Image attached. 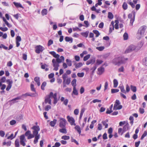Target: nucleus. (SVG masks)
I'll return each instance as SVG.
<instances>
[{
  "instance_id": "62",
  "label": "nucleus",
  "mask_w": 147,
  "mask_h": 147,
  "mask_svg": "<svg viewBox=\"0 0 147 147\" xmlns=\"http://www.w3.org/2000/svg\"><path fill=\"white\" fill-rule=\"evenodd\" d=\"M0 29L3 31L5 32L7 31L8 30V28L7 27L3 28L1 27H0Z\"/></svg>"
},
{
  "instance_id": "19",
  "label": "nucleus",
  "mask_w": 147,
  "mask_h": 147,
  "mask_svg": "<svg viewBox=\"0 0 147 147\" xmlns=\"http://www.w3.org/2000/svg\"><path fill=\"white\" fill-rule=\"evenodd\" d=\"M57 122V120L56 119H54L53 121L50 122V125L52 127H54L56 124Z\"/></svg>"
},
{
  "instance_id": "51",
  "label": "nucleus",
  "mask_w": 147,
  "mask_h": 147,
  "mask_svg": "<svg viewBox=\"0 0 147 147\" xmlns=\"http://www.w3.org/2000/svg\"><path fill=\"white\" fill-rule=\"evenodd\" d=\"M61 138L64 140H68L69 139V137L68 136H62Z\"/></svg>"
},
{
  "instance_id": "48",
  "label": "nucleus",
  "mask_w": 147,
  "mask_h": 147,
  "mask_svg": "<svg viewBox=\"0 0 147 147\" xmlns=\"http://www.w3.org/2000/svg\"><path fill=\"white\" fill-rule=\"evenodd\" d=\"M16 121L14 120H12L11 121L9 122L10 124L11 125H15L16 123Z\"/></svg>"
},
{
  "instance_id": "13",
  "label": "nucleus",
  "mask_w": 147,
  "mask_h": 147,
  "mask_svg": "<svg viewBox=\"0 0 147 147\" xmlns=\"http://www.w3.org/2000/svg\"><path fill=\"white\" fill-rule=\"evenodd\" d=\"M104 68L101 67L98 69L97 74L99 75H101L104 72Z\"/></svg>"
},
{
  "instance_id": "50",
  "label": "nucleus",
  "mask_w": 147,
  "mask_h": 147,
  "mask_svg": "<svg viewBox=\"0 0 147 147\" xmlns=\"http://www.w3.org/2000/svg\"><path fill=\"white\" fill-rule=\"evenodd\" d=\"M67 77V76L66 74H64L62 75V78L63 79V81H65L66 78Z\"/></svg>"
},
{
  "instance_id": "28",
  "label": "nucleus",
  "mask_w": 147,
  "mask_h": 147,
  "mask_svg": "<svg viewBox=\"0 0 147 147\" xmlns=\"http://www.w3.org/2000/svg\"><path fill=\"white\" fill-rule=\"evenodd\" d=\"M20 98H21L20 97H18L12 99L10 101L11 102H12L13 103L17 102H18L17 100L20 99Z\"/></svg>"
},
{
  "instance_id": "61",
  "label": "nucleus",
  "mask_w": 147,
  "mask_h": 147,
  "mask_svg": "<svg viewBox=\"0 0 147 147\" xmlns=\"http://www.w3.org/2000/svg\"><path fill=\"white\" fill-rule=\"evenodd\" d=\"M5 133L4 131L2 130L0 131V136L1 137H3L5 135Z\"/></svg>"
},
{
  "instance_id": "16",
  "label": "nucleus",
  "mask_w": 147,
  "mask_h": 147,
  "mask_svg": "<svg viewBox=\"0 0 147 147\" xmlns=\"http://www.w3.org/2000/svg\"><path fill=\"white\" fill-rule=\"evenodd\" d=\"M108 122V120L107 119H106L105 121H102V123L103 125L105 126V128H107L108 127V124L107 123Z\"/></svg>"
},
{
  "instance_id": "30",
  "label": "nucleus",
  "mask_w": 147,
  "mask_h": 147,
  "mask_svg": "<svg viewBox=\"0 0 147 147\" xmlns=\"http://www.w3.org/2000/svg\"><path fill=\"white\" fill-rule=\"evenodd\" d=\"M47 13V10L46 9H42L41 11V13L42 16L46 15Z\"/></svg>"
},
{
  "instance_id": "57",
  "label": "nucleus",
  "mask_w": 147,
  "mask_h": 147,
  "mask_svg": "<svg viewBox=\"0 0 147 147\" xmlns=\"http://www.w3.org/2000/svg\"><path fill=\"white\" fill-rule=\"evenodd\" d=\"M84 111L83 109H82L81 110L80 117H79V120H81V119L82 117V115H83V114L84 113Z\"/></svg>"
},
{
  "instance_id": "5",
  "label": "nucleus",
  "mask_w": 147,
  "mask_h": 147,
  "mask_svg": "<svg viewBox=\"0 0 147 147\" xmlns=\"http://www.w3.org/2000/svg\"><path fill=\"white\" fill-rule=\"evenodd\" d=\"M121 103L119 100H116L114 105L113 109L114 110H120L122 108V106L120 105Z\"/></svg>"
},
{
  "instance_id": "42",
  "label": "nucleus",
  "mask_w": 147,
  "mask_h": 147,
  "mask_svg": "<svg viewBox=\"0 0 147 147\" xmlns=\"http://www.w3.org/2000/svg\"><path fill=\"white\" fill-rule=\"evenodd\" d=\"M122 7L124 10H126L127 8V5L126 2H124L122 5Z\"/></svg>"
},
{
  "instance_id": "35",
  "label": "nucleus",
  "mask_w": 147,
  "mask_h": 147,
  "mask_svg": "<svg viewBox=\"0 0 147 147\" xmlns=\"http://www.w3.org/2000/svg\"><path fill=\"white\" fill-rule=\"evenodd\" d=\"M6 80L5 78L4 77H3L0 80V87L2 85V83H4L5 82Z\"/></svg>"
},
{
  "instance_id": "15",
  "label": "nucleus",
  "mask_w": 147,
  "mask_h": 147,
  "mask_svg": "<svg viewBox=\"0 0 147 147\" xmlns=\"http://www.w3.org/2000/svg\"><path fill=\"white\" fill-rule=\"evenodd\" d=\"M57 94L56 93H55L54 94H53V95L52 96V98H53L54 99L53 104L54 105L56 104L57 102Z\"/></svg>"
},
{
  "instance_id": "18",
  "label": "nucleus",
  "mask_w": 147,
  "mask_h": 147,
  "mask_svg": "<svg viewBox=\"0 0 147 147\" xmlns=\"http://www.w3.org/2000/svg\"><path fill=\"white\" fill-rule=\"evenodd\" d=\"M13 4H14L15 6L17 8L20 7L22 8H24L23 6L20 3L16 2H13Z\"/></svg>"
},
{
  "instance_id": "27",
  "label": "nucleus",
  "mask_w": 147,
  "mask_h": 147,
  "mask_svg": "<svg viewBox=\"0 0 147 147\" xmlns=\"http://www.w3.org/2000/svg\"><path fill=\"white\" fill-rule=\"evenodd\" d=\"M88 33L89 31H87L85 32L81 33V34L83 36L85 37V38H87L88 36Z\"/></svg>"
},
{
  "instance_id": "37",
  "label": "nucleus",
  "mask_w": 147,
  "mask_h": 147,
  "mask_svg": "<svg viewBox=\"0 0 147 147\" xmlns=\"http://www.w3.org/2000/svg\"><path fill=\"white\" fill-rule=\"evenodd\" d=\"M11 142L10 141L8 142H4L3 143V145H6L7 146H10L11 145Z\"/></svg>"
},
{
  "instance_id": "43",
  "label": "nucleus",
  "mask_w": 147,
  "mask_h": 147,
  "mask_svg": "<svg viewBox=\"0 0 147 147\" xmlns=\"http://www.w3.org/2000/svg\"><path fill=\"white\" fill-rule=\"evenodd\" d=\"M30 88L32 91L34 92H36V90L34 88V85L32 83H31L30 84Z\"/></svg>"
},
{
  "instance_id": "11",
  "label": "nucleus",
  "mask_w": 147,
  "mask_h": 147,
  "mask_svg": "<svg viewBox=\"0 0 147 147\" xmlns=\"http://www.w3.org/2000/svg\"><path fill=\"white\" fill-rule=\"evenodd\" d=\"M60 56L59 55L57 57H56V61L59 63L63 62L64 60V57L63 56H61L59 58Z\"/></svg>"
},
{
  "instance_id": "26",
  "label": "nucleus",
  "mask_w": 147,
  "mask_h": 147,
  "mask_svg": "<svg viewBox=\"0 0 147 147\" xmlns=\"http://www.w3.org/2000/svg\"><path fill=\"white\" fill-rule=\"evenodd\" d=\"M15 147H19L20 143L19 139H17L15 142Z\"/></svg>"
},
{
  "instance_id": "46",
  "label": "nucleus",
  "mask_w": 147,
  "mask_h": 147,
  "mask_svg": "<svg viewBox=\"0 0 147 147\" xmlns=\"http://www.w3.org/2000/svg\"><path fill=\"white\" fill-rule=\"evenodd\" d=\"M47 83L46 82H44L42 84L41 86V89L42 90H45V87L46 86Z\"/></svg>"
},
{
  "instance_id": "59",
  "label": "nucleus",
  "mask_w": 147,
  "mask_h": 147,
  "mask_svg": "<svg viewBox=\"0 0 147 147\" xmlns=\"http://www.w3.org/2000/svg\"><path fill=\"white\" fill-rule=\"evenodd\" d=\"M77 76L80 77H83L84 76V72L78 73L77 74Z\"/></svg>"
},
{
  "instance_id": "22",
  "label": "nucleus",
  "mask_w": 147,
  "mask_h": 147,
  "mask_svg": "<svg viewBox=\"0 0 147 147\" xmlns=\"http://www.w3.org/2000/svg\"><path fill=\"white\" fill-rule=\"evenodd\" d=\"M128 124H127L125 125L123 127V132L121 133V135H123V133H124L126 130L128 128Z\"/></svg>"
},
{
  "instance_id": "44",
  "label": "nucleus",
  "mask_w": 147,
  "mask_h": 147,
  "mask_svg": "<svg viewBox=\"0 0 147 147\" xmlns=\"http://www.w3.org/2000/svg\"><path fill=\"white\" fill-rule=\"evenodd\" d=\"M108 17L109 19H112L113 18V15L111 12H109L108 13Z\"/></svg>"
},
{
  "instance_id": "7",
  "label": "nucleus",
  "mask_w": 147,
  "mask_h": 147,
  "mask_svg": "<svg viewBox=\"0 0 147 147\" xmlns=\"http://www.w3.org/2000/svg\"><path fill=\"white\" fill-rule=\"evenodd\" d=\"M67 122L66 120L64 118H59V126L61 128H65Z\"/></svg>"
},
{
  "instance_id": "52",
  "label": "nucleus",
  "mask_w": 147,
  "mask_h": 147,
  "mask_svg": "<svg viewBox=\"0 0 147 147\" xmlns=\"http://www.w3.org/2000/svg\"><path fill=\"white\" fill-rule=\"evenodd\" d=\"M129 120L130 121V123L132 125L134 122V119L132 116H130L129 118Z\"/></svg>"
},
{
  "instance_id": "14",
  "label": "nucleus",
  "mask_w": 147,
  "mask_h": 147,
  "mask_svg": "<svg viewBox=\"0 0 147 147\" xmlns=\"http://www.w3.org/2000/svg\"><path fill=\"white\" fill-rule=\"evenodd\" d=\"M34 81L36 82L37 85L39 86L40 85V79L38 77H36L34 78Z\"/></svg>"
},
{
  "instance_id": "29",
  "label": "nucleus",
  "mask_w": 147,
  "mask_h": 147,
  "mask_svg": "<svg viewBox=\"0 0 147 147\" xmlns=\"http://www.w3.org/2000/svg\"><path fill=\"white\" fill-rule=\"evenodd\" d=\"M49 53L55 58L57 57V56H58L59 55L58 54H56V53L54 51L50 52Z\"/></svg>"
},
{
  "instance_id": "36",
  "label": "nucleus",
  "mask_w": 147,
  "mask_h": 147,
  "mask_svg": "<svg viewBox=\"0 0 147 147\" xmlns=\"http://www.w3.org/2000/svg\"><path fill=\"white\" fill-rule=\"evenodd\" d=\"M76 79H74L71 82V83L72 86L74 87H76Z\"/></svg>"
},
{
  "instance_id": "23",
  "label": "nucleus",
  "mask_w": 147,
  "mask_h": 147,
  "mask_svg": "<svg viewBox=\"0 0 147 147\" xmlns=\"http://www.w3.org/2000/svg\"><path fill=\"white\" fill-rule=\"evenodd\" d=\"M73 94H74L76 95H77L78 94V92L76 90V87H73V91L72 93V95H73Z\"/></svg>"
},
{
  "instance_id": "54",
  "label": "nucleus",
  "mask_w": 147,
  "mask_h": 147,
  "mask_svg": "<svg viewBox=\"0 0 147 147\" xmlns=\"http://www.w3.org/2000/svg\"><path fill=\"white\" fill-rule=\"evenodd\" d=\"M114 30V26H111L110 25L109 27V33H111L112 31Z\"/></svg>"
},
{
  "instance_id": "20",
  "label": "nucleus",
  "mask_w": 147,
  "mask_h": 147,
  "mask_svg": "<svg viewBox=\"0 0 147 147\" xmlns=\"http://www.w3.org/2000/svg\"><path fill=\"white\" fill-rule=\"evenodd\" d=\"M95 59H92L87 61L86 63V64L88 65L91 63L93 64L94 63H95Z\"/></svg>"
},
{
  "instance_id": "64",
  "label": "nucleus",
  "mask_w": 147,
  "mask_h": 147,
  "mask_svg": "<svg viewBox=\"0 0 147 147\" xmlns=\"http://www.w3.org/2000/svg\"><path fill=\"white\" fill-rule=\"evenodd\" d=\"M102 129V124L101 123H99L98 125V129L99 130H101Z\"/></svg>"
},
{
  "instance_id": "34",
  "label": "nucleus",
  "mask_w": 147,
  "mask_h": 147,
  "mask_svg": "<svg viewBox=\"0 0 147 147\" xmlns=\"http://www.w3.org/2000/svg\"><path fill=\"white\" fill-rule=\"evenodd\" d=\"M113 84H114V88H116L118 85V82L117 80L115 79L113 80Z\"/></svg>"
},
{
  "instance_id": "53",
  "label": "nucleus",
  "mask_w": 147,
  "mask_h": 147,
  "mask_svg": "<svg viewBox=\"0 0 147 147\" xmlns=\"http://www.w3.org/2000/svg\"><path fill=\"white\" fill-rule=\"evenodd\" d=\"M119 91L118 89H112L111 90V92L112 93H114L117 92Z\"/></svg>"
},
{
  "instance_id": "8",
  "label": "nucleus",
  "mask_w": 147,
  "mask_h": 147,
  "mask_svg": "<svg viewBox=\"0 0 147 147\" xmlns=\"http://www.w3.org/2000/svg\"><path fill=\"white\" fill-rule=\"evenodd\" d=\"M35 49V52L38 54L40 53V52H42L45 49V48L40 45L36 46Z\"/></svg>"
},
{
  "instance_id": "2",
  "label": "nucleus",
  "mask_w": 147,
  "mask_h": 147,
  "mask_svg": "<svg viewBox=\"0 0 147 147\" xmlns=\"http://www.w3.org/2000/svg\"><path fill=\"white\" fill-rule=\"evenodd\" d=\"M146 28V26H143L139 28L137 34V37L138 39H140L144 36Z\"/></svg>"
},
{
  "instance_id": "9",
  "label": "nucleus",
  "mask_w": 147,
  "mask_h": 147,
  "mask_svg": "<svg viewBox=\"0 0 147 147\" xmlns=\"http://www.w3.org/2000/svg\"><path fill=\"white\" fill-rule=\"evenodd\" d=\"M52 62L53 63V66L54 67L53 70L57 71L58 70V67L59 66V63L56 61V60L55 59H53L52 60Z\"/></svg>"
},
{
  "instance_id": "39",
  "label": "nucleus",
  "mask_w": 147,
  "mask_h": 147,
  "mask_svg": "<svg viewBox=\"0 0 147 147\" xmlns=\"http://www.w3.org/2000/svg\"><path fill=\"white\" fill-rule=\"evenodd\" d=\"M121 92H122L126 94V92L125 90L124 87L123 86H122L119 87Z\"/></svg>"
},
{
  "instance_id": "31",
  "label": "nucleus",
  "mask_w": 147,
  "mask_h": 147,
  "mask_svg": "<svg viewBox=\"0 0 147 147\" xmlns=\"http://www.w3.org/2000/svg\"><path fill=\"white\" fill-rule=\"evenodd\" d=\"M75 129L80 134L81 133V130L80 127L78 125H76L75 127Z\"/></svg>"
},
{
  "instance_id": "25",
  "label": "nucleus",
  "mask_w": 147,
  "mask_h": 147,
  "mask_svg": "<svg viewBox=\"0 0 147 147\" xmlns=\"http://www.w3.org/2000/svg\"><path fill=\"white\" fill-rule=\"evenodd\" d=\"M74 65H75L76 68L78 69L82 67L83 65V64L81 62H80L77 64H75Z\"/></svg>"
},
{
  "instance_id": "38",
  "label": "nucleus",
  "mask_w": 147,
  "mask_h": 147,
  "mask_svg": "<svg viewBox=\"0 0 147 147\" xmlns=\"http://www.w3.org/2000/svg\"><path fill=\"white\" fill-rule=\"evenodd\" d=\"M123 39L124 40H127L128 38V34L126 32H125L123 35Z\"/></svg>"
},
{
  "instance_id": "45",
  "label": "nucleus",
  "mask_w": 147,
  "mask_h": 147,
  "mask_svg": "<svg viewBox=\"0 0 147 147\" xmlns=\"http://www.w3.org/2000/svg\"><path fill=\"white\" fill-rule=\"evenodd\" d=\"M135 18H131L130 20L129 26H132L133 23L135 20Z\"/></svg>"
},
{
  "instance_id": "49",
  "label": "nucleus",
  "mask_w": 147,
  "mask_h": 147,
  "mask_svg": "<svg viewBox=\"0 0 147 147\" xmlns=\"http://www.w3.org/2000/svg\"><path fill=\"white\" fill-rule=\"evenodd\" d=\"M104 49L105 47L103 46L97 47H96V49L100 51H102Z\"/></svg>"
},
{
  "instance_id": "12",
  "label": "nucleus",
  "mask_w": 147,
  "mask_h": 147,
  "mask_svg": "<svg viewBox=\"0 0 147 147\" xmlns=\"http://www.w3.org/2000/svg\"><path fill=\"white\" fill-rule=\"evenodd\" d=\"M7 82L8 83V85L6 88V90L7 91H8L10 89L12 86L13 81L12 80L10 81L9 80H7Z\"/></svg>"
},
{
  "instance_id": "40",
  "label": "nucleus",
  "mask_w": 147,
  "mask_h": 147,
  "mask_svg": "<svg viewBox=\"0 0 147 147\" xmlns=\"http://www.w3.org/2000/svg\"><path fill=\"white\" fill-rule=\"evenodd\" d=\"M66 62L69 66H71L72 65L71 61L68 59H66Z\"/></svg>"
},
{
  "instance_id": "1",
  "label": "nucleus",
  "mask_w": 147,
  "mask_h": 147,
  "mask_svg": "<svg viewBox=\"0 0 147 147\" xmlns=\"http://www.w3.org/2000/svg\"><path fill=\"white\" fill-rule=\"evenodd\" d=\"M32 129L34 130L33 131V134L31 133V131L28 130L25 133V136H28V139H29L35 137L34 142L36 144L38 142V139L40 138V136L38 134V131L40 130L39 126L35 125L32 127Z\"/></svg>"
},
{
  "instance_id": "4",
  "label": "nucleus",
  "mask_w": 147,
  "mask_h": 147,
  "mask_svg": "<svg viewBox=\"0 0 147 147\" xmlns=\"http://www.w3.org/2000/svg\"><path fill=\"white\" fill-rule=\"evenodd\" d=\"M53 95V92H51L49 94L47 95L45 97V102H43L42 104L43 105L45 103V104L48 103L50 105H51L52 101L51 98H52V96Z\"/></svg>"
},
{
  "instance_id": "21",
  "label": "nucleus",
  "mask_w": 147,
  "mask_h": 147,
  "mask_svg": "<svg viewBox=\"0 0 147 147\" xmlns=\"http://www.w3.org/2000/svg\"><path fill=\"white\" fill-rule=\"evenodd\" d=\"M22 141L26 142V139L25 138V135L24 134L20 136V142Z\"/></svg>"
},
{
  "instance_id": "32",
  "label": "nucleus",
  "mask_w": 147,
  "mask_h": 147,
  "mask_svg": "<svg viewBox=\"0 0 147 147\" xmlns=\"http://www.w3.org/2000/svg\"><path fill=\"white\" fill-rule=\"evenodd\" d=\"M47 67V65L45 64L42 65L41 66V68L43 69H45L46 71H47L49 70V69Z\"/></svg>"
},
{
  "instance_id": "33",
  "label": "nucleus",
  "mask_w": 147,
  "mask_h": 147,
  "mask_svg": "<svg viewBox=\"0 0 147 147\" xmlns=\"http://www.w3.org/2000/svg\"><path fill=\"white\" fill-rule=\"evenodd\" d=\"M93 33L95 34L96 35V37H98L99 35H100V33L99 32V31L96 30H94L93 31Z\"/></svg>"
},
{
  "instance_id": "55",
  "label": "nucleus",
  "mask_w": 147,
  "mask_h": 147,
  "mask_svg": "<svg viewBox=\"0 0 147 147\" xmlns=\"http://www.w3.org/2000/svg\"><path fill=\"white\" fill-rule=\"evenodd\" d=\"M51 108V106L50 105H47L45 107V110L48 111Z\"/></svg>"
},
{
  "instance_id": "24",
  "label": "nucleus",
  "mask_w": 147,
  "mask_h": 147,
  "mask_svg": "<svg viewBox=\"0 0 147 147\" xmlns=\"http://www.w3.org/2000/svg\"><path fill=\"white\" fill-rule=\"evenodd\" d=\"M61 129H59V131L61 133L66 134L67 133L66 127L65 128H61Z\"/></svg>"
},
{
  "instance_id": "60",
  "label": "nucleus",
  "mask_w": 147,
  "mask_h": 147,
  "mask_svg": "<svg viewBox=\"0 0 147 147\" xmlns=\"http://www.w3.org/2000/svg\"><path fill=\"white\" fill-rule=\"evenodd\" d=\"M103 62V61L102 60L97 59L96 61V63L98 65H99L101 64Z\"/></svg>"
},
{
  "instance_id": "3",
  "label": "nucleus",
  "mask_w": 147,
  "mask_h": 147,
  "mask_svg": "<svg viewBox=\"0 0 147 147\" xmlns=\"http://www.w3.org/2000/svg\"><path fill=\"white\" fill-rule=\"evenodd\" d=\"M112 62L115 65L118 66L120 65L121 64L124 63L122 61V57H121L115 58L112 60Z\"/></svg>"
},
{
  "instance_id": "17",
  "label": "nucleus",
  "mask_w": 147,
  "mask_h": 147,
  "mask_svg": "<svg viewBox=\"0 0 147 147\" xmlns=\"http://www.w3.org/2000/svg\"><path fill=\"white\" fill-rule=\"evenodd\" d=\"M65 39L66 42H70V43H72L73 41V39L71 37H69L68 36L66 37Z\"/></svg>"
},
{
  "instance_id": "56",
  "label": "nucleus",
  "mask_w": 147,
  "mask_h": 147,
  "mask_svg": "<svg viewBox=\"0 0 147 147\" xmlns=\"http://www.w3.org/2000/svg\"><path fill=\"white\" fill-rule=\"evenodd\" d=\"M147 135V132L146 131H144V134H143V135H142L141 138V140H143V139Z\"/></svg>"
},
{
  "instance_id": "10",
  "label": "nucleus",
  "mask_w": 147,
  "mask_h": 147,
  "mask_svg": "<svg viewBox=\"0 0 147 147\" xmlns=\"http://www.w3.org/2000/svg\"><path fill=\"white\" fill-rule=\"evenodd\" d=\"M67 119L68 121L70 123L71 125H76V124L75 123V120L73 117H70L69 116H67Z\"/></svg>"
},
{
  "instance_id": "6",
  "label": "nucleus",
  "mask_w": 147,
  "mask_h": 147,
  "mask_svg": "<svg viewBox=\"0 0 147 147\" xmlns=\"http://www.w3.org/2000/svg\"><path fill=\"white\" fill-rule=\"evenodd\" d=\"M136 47L135 46L132 45H131L126 50L125 53H127L131 52L133 51L136 50ZM140 49H137L136 51H138Z\"/></svg>"
},
{
  "instance_id": "41",
  "label": "nucleus",
  "mask_w": 147,
  "mask_h": 147,
  "mask_svg": "<svg viewBox=\"0 0 147 147\" xmlns=\"http://www.w3.org/2000/svg\"><path fill=\"white\" fill-rule=\"evenodd\" d=\"M131 90L134 92H136V88L135 86H134L132 85H131Z\"/></svg>"
},
{
  "instance_id": "47",
  "label": "nucleus",
  "mask_w": 147,
  "mask_h": 147,
  "mask_svg": "<svg viewBox=\"0 0 147 147\" xmlns=\"http://www.w3.org/2000/svg\"><path fill=\"white\" fill-rule=\"evenodd\" d=\"M90 55L88 54L85 56L83 59V60L84 61H86L88 60L90 57Z\"/></svg>"
},
{
  "instance_id": "58",
  "label": "nucleus",
  "mask_w": 147,
  "mask_h": 147,
  "mask_svg": "<svg viewBox=\"0 0 147 147\" xmlns=\"http://www.w3.org/2000/svg\"><path fill=\"white\" fill-rule=\"evenodd\" d=\"M71 82V78H67L66 80V79L65 83L66 84L69 85V84Z\"/></svg>"
},
{
  "instance_id": "63",
  "label": "nucleus",
  "mask_w": 147,
  "mask_h": 147,
  "mask_svg": "<svg viewBox=\"0 0 147 147\" xmlns=\"http://www.w3.org/2000/svg\"><path fill=\"white\" fill-rule=\"evenodd\" d=\"M102 138L104 140L107 139V134L106 133H105L102 136Z\"/></svg>"
}]
</instances>
